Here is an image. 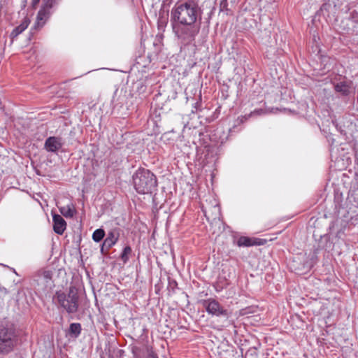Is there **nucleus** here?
Returning <instances> with one entry per match:
<instances>
[{
  "label": "nucleus",
  "instance_id": "obj_1",
  "mask_svg": "<svg viewBox=\"0 0 358 358\" xmlns=\"http://www.w3.org/2000/svg\"><path fill=\"white\" fill-rule=\"evenodd\" d=\"M202 10L198 1L178 2L171 11V24L176 36L185 45L195 41L200 31Z\"/></svg>",
  "mask_w": 358,
  "mask_h": 358
},
{
  "label": "nucleus",
  "instance_id": "obj_2",
  "mask_svg": "<svg viewBox=\"0 0 358 358\" xmlns=\"http://www.w3.org/2000/svg\"><path fill=\"white\" fill-rule=\"evenodd\" d=\"M132 181L134 189L138 194H152L157 189L156 176L150 170L139 168L134 173Z\"/></svg>",
  "mask_w": 358,
  "mask_h": 358
},
{
  "label": "nucleus",
  "instance_id": "obj_3",
  "mask_svg": "<svg viewBox=\"0 0 358 358\" xmlns=\"http://www.w3.org/2000/svg\"><path fill=\"white\" fill-rule=\"evenodd\" d=\"M52 301L68 313H76L79 307L78 289L76 286L71 285L67 294L61 290L57 291L52 297Z\"/></svg>",
  "mask_w": 358,
  "mask_h": 358
},
{
  "label": "nucleus",
  "instance_id": "obj_4",
  "mask_svg": "<svg viewBox=\"0 0 358 358\" xmlns=\"http://www.w3.org/2000/svg\"><path fill=\"white\" fill-rule=\"evenodd\" d=\"M17 343V335L15 326L11 323L0 326V354L10 352Z\"/></svg>",
  "mask_w": 358,
  "mask_h": 358
},
{
  "label": "nucleus",
  "instance_id": "obj_5",
  "mask_svg": "<svg viewBox=\"0 0 358 358\" xmlns=\"http://www.w3.org/2000/svg\"><path fill=\"white\" fill-rule=\"evenodd\" d=\"M52 273L50 271L38 272L32 279L31 285L39 292H45L52 286Z\"/></svg>",
  "mask_w": 358,
  "mask_h": 358
},
{
  "label": "nucleus",
  "instance_id": "obj_6",
  "mask_svg": "<svg viewBox=\"0 0 358 358\" xmlns=\"http://www.w3.org/2000/svg\"><path fill=\"white\" fill-rule=\"evenodd\" d=\"M203 307L209 315L229 318L230 313L217 300L210 298L201 301Z\"/></svg>",
  "mask_w": 358,
  "mask_h": 358
},
{
  "label": "nucleus",
  "instance_id": "obj_7",
  "mask_svg": "<svg viewBox=\"0 0 358 358\" xmlns=\"http://www.w3.org/2000/svg\"><path fill=\"white\" fill-rule=\"evenodd\" d=\"M148 79L141 75V78L135 80L132 79L130 86V93L132 96H138L140 98L145 96L148 89Z\"/></svg>",
  "mask_w": 358,
  "mask_h": 358
},
{
  "label": "nucleus",
  "instance_id": "obj_8",
  "mask_svg": "<svg viewBox=\"0 0 358 358\" xmlns=\"http://www.w3.org/2000/svg\"><path fill=\"white\" fill-rule=\"evenodd\" d=\"M201 146L203 147L207 152H213L220 144L218 136H198Z\"/></svg>",
  "mask_w": 358,
  "mask_h": 358
},
{
  "label": "nucleus",
  "instance_id": "obj_9",
  "mask_svg": "<svg viewBox=\"0 0 358 358\" xmlns=\"http://www.w3.org/2000/svg\"><path fill=\"white\" fill-rule=\"evenodd\" d=\"M51 9L52 8H47L45 4L42 3V6L36 15V21L34 27L35 29H40L43 27L52 14Z\"/></svg>",
  "mask_w": 358,
  "mask_h": 358
},
{
  "label": "nucleus",
  "instance_id": "obj_10",
  "mask_svg": "<svg viewBox=\"0 0 358 358\" xmlns=\"http://www.w3.org/2000/svg\"><path fill=\"white\" fill-rule=\"evenodd\" d=\"M148 128H152V131L150 132L148 131L147 134H159L163 133V134H166L169 133L170 131L164 130L162 128L161 119L159 115H155V117H152L149 119L147 122Z\"/></svg>",
  "mask_w": 358,
  "mask_h": 358
},
{
  "label": "nucleus",
  "instance_id": "obj_11",
  "mask_svg": "<svg viewBox=\"0 0 358 358\" xmlns=\"http://www.w3.org/2000/svg\"><path fill=\"white\" fill-rule=\"evenodd\" d=\"M266 242V239L242 236L237 239L236 245L238 247H251L253 245H263Z\"/></svg>",
  "mask_w": 358,
  "mask_h": 358
},
{
  "label": "nucleus",
  "instance_id": "obj_12",
  "mask_svg": "<svg viewBox=\"0 0 358 358\" xmlns=\"http://www.w3.org/2000/svg\"><path fill=\"white\" fill-rule=\"evenodd\" d=\"M131 352L134 355V358H143L147 355L148 358H158L157 354H155L152 348L147 345L133 346L131 348Z\"/></svg>",
  "mask_w": 358,
  "mask_h": 358
},
{
  "label": "nucleus",
  "instance_id": "obj_13",
  "mask_svg": "<svg viewBox=\"0 0 358 358\" xmlns=\"http://www.w3.org/2000/svg\"><path fill=\"white\" fill-rule=\"evenodd\" d=\"M62 147V138L59 136H50L45 142V148L48 152H56Z\"/></svg>",
  "mask_w": 358,
  "mask_h": 358
},
{
  "label": "nucleus",
  "instance_id": "obj_14",
  "mask_svg": "<svg viewBox=\"0 0 358 358\" xmlns=\"http://www.w3.org/2000/svg\"><path fill=\"white\" fill-rule=\"evenodd\" d=\"M53 230L59 235H62L66 229V222L64 218L58 214L52 215Z\"/></svg>",
  "mask_w": 358,
  "mask_h": 358
},
{
  "label": "nucleus",
  "instance_id": "obj_15",
  "mask_svg": "<svg viewBox=\"0 0 358 358\" xmlns=\"http://www.w3.org/2000/svg\"><path fill=\"white\" fill-rule=\"evenodd\" d=\"M30 22L29 18L27 16H25L20 25L13 29L10 34V38L12 41H13L15 38H16L28 27Z\"/></svg>",
  "mask_w": 358,
  "mask_h": 358
},
{
  "label": "nucleus",
  "instance_id": "obj_16",
  "mask_svg": "<svg viewBox=\"0 0 358 358\" xmlns=\"http://www.w3.org/2000/svg\"><path fill=\"white\" fill-rule=\"evenodd\" d=\"M119 236V229H114L110 230L108 233L106 238L103 241V246H107L111 248L117 242Z\"/></svg>",
  "mask_w": 358,
  "mask_h": 358
},
{
  "label": "nucleus",
  "instance_id": "obj_17",
  "mask_svg": "<svg viewBox=\"0 0 358 358\" xmlns=\"http://www.w3.org/2000/svg\"><path fill=\"white\" fill-rule=\"evenodd\" d=\"M124 95H122V92H119L118 90H116L114 92L113 99H112V104L113 106V110H118L119 108H122L124 105Z\"/></svg>",
  "mask_w": 358,
  "mask_h": 358
},
{
  "label": "nucleus",
  "instance_id": "obj_18",
  "mask_svg": "<svg viewBox=\"0 0 358 358\" xmlns=\"http://www.w3.org/2000/svg\"><path fill=\"white\" fill-rule=\"evenodd\" d=\"M336 92L341 93L343 96H348L350 94V86L346 82H340L334 85Z\"/></svg>",
  "mask_w": 358,
  "mask_h": 358
},
{
  "label": "nucleus",
  "instance_id": "obj_19",
  "mask_svg": "<svg viewBox=\"0 0 358 358\" xmlns=\"http://www.w3.org/2000/svg\"><path fill=\"white\" fill-rule=\"evenodd\" d=\"M82 327L80 323H71L68 330V334L72 338H78L81 333Z\"/></svg>",
  "mask_w": 358,
  "mask_h": 358
},
{
  "label": "nucleus",
  "instance_id": "obj_20",
  "mask_svg": "<svg viewBox=\"0 0 358 358\" xmlns=\"http://www.w3.org/2000/svg\"><path fill=\"white\" fill-rule=\"evenodd\" d=\"M59 212L61 214L66 218H71L75 214V208L73 206H66L59 208Z\"/></svg>",
  "mask_w": 358,
  "mask_h": 358
},
{
  "label": "nucleus",
  "instance_id": "obj_21",
  "mask_svg": "<svg viewBox=\"0 0 358 358\" xmlns=\"http://www.w3.org/2000/svg\"><path fill=\"white\" fill-rule=\"evenodd\" d=\"M132 254V249L129 245L124 247L120 255V259L124 264H127Z\"/></svg>",
  "mask_w": 358,
  "mask_h": 358
},
{
  "label": "nucleus",
  "instance_id": "obj_22",
  "mask_svg": "<svg viewBox=\"0 0 358 358\" xmlns=\"http://www.w3.org/2000/svg\"><path fill=\"white\" fill-rule=\"evenodd\" d=\"M106 233L104 229L99 228L96 229L92 234V239L94 242H100L105 236Z\"/></svg>",
  "mask_w": 358,
  "mask_h": 358
},
{
  "label": "nucleus",
  "instance_id": "obj_23",
  "mask_svg": "<svg viewBox=\"0 0 358 358\" xmlns=\"http://www.w3.org/2000/svg\"><path fill=\"white\" fill-rule=\"evenodd\" d=\"M279 110L278 108H259L255 109L253 112L251 113V115H262L267 113H275Z\"/></svg>",
  "mask_w": 358,
  "mask_h": 358
},
{
  "label": "nucleus",
  "instance_id": "obj_24",
  "mask_svg": "<svg viewBox=\"0 0 358 358\" xmlns=\"http://www.w3.org/2000/svg\"><path fill=\"white\" fill-rule=\"evenodd\" d=\"M228 0H221L219 5L220 13H224L227 15L231 14V10L228 8Z\"/></svg>",
  "mask_w": 358,
  "mask_h": 358
},
{
  "label": "nucleus",
  "instance_id": "obj_25",
  "mask_svg": "<svg viewBox=\"0 0 358 358\" xmlns=\"http://www.w3.org/2000/svg\"><path fill=\"white\" fill-rule=\"evenodd\" d=\"M203 109L202 103H201V94H200L199 96V100L194 104L193 109L192 110V113H197L201 111Z\"/></svg>",
  "mask_w": 358,
  "mask_h": 358
},
{
  "label": "nucleus",
  "instance_id": "obj_26",
  "mask_svg": "<svg viewBox=\"0 0 358 358\" xmlns=\"http://www.w3.org/2000/svg\"><path fill=\"white\" fill-rule=\"evenodd\" d=\"M62 0H43V3L45 4L47 8H52L57 6Z\"/></svg>",
  "mask_w": 358,
  "mask_h": 358
},
{
  "label": "nucleus",
  "instance_id": "obj_27",
  "mask_svg": "<svg viewBox=\"0 0 358 358\" xmlns=\"http://www.w3.org/2000/svg\"><path fill=\"white\" fill-rule=\"evenodd\" d=\"M167 22V17H159L157 22L159 29H163L166 26Z\"/></svg>",
  "mask_w": 358,
  "mask_h": 358
},
{
  "label": "nucleus",
  "instance_id": "obj_28",
  "mask_svg": "<svg viewBox=\"0 0 358 358\" xmlns=\"http://www.w3.org/2000/svg\"><path fill=\"white\" fill-rule=\"evenodd\" d=\"M349 19L354 23H358V11L354 10L350 13Z\"/></svg>",
  "mask_w": 358,
  "mask_h": 358
},
{
  "label": "nucleus",
  "instance_id": "obj_29",
  "mask_svg": "<svg viewBox=\"0 0 358 358\" xmlns=\"http://www.w3.org/2000/svg\"><path fill=\"white\" fill-rule=\"evenodd\" d=\"M110 248L109 247H107V246H103V242L102 243L101 245V253L102 255H106L110 250Z\"/></svg>",
  "mask_w": 358,
  "mask_h": 358
},
{
  "label": "nucleus",
  "instance_id": "obj_30",
  "mask_svg": "<svg viewBox=\"0 0 358 358\" xmlns=\"http://www.w3.org/2000/svg\"><path fill=\"white\" fill-rule=\"evenodd\" d=\"M169 286L171 287V289H172L173 292H174V289L176 287H177L178 284H177L176 281L174 280H169Z\"/></svg>",
  "mask_w": 358,
  "mask_h": 358
},
{
  "label": "nucleus",
  "instance_id": "obj_31",
  "mask_svg": "<svg viewBox=\"0 0 358 358\" xmlns=\"http://www.w3.org/2000/svg\"><path fill=\"white\" fill-rule=\"evenodd\" d=\"M41 0H32L31 3V6L33 9H36L38 6Z\"/></svg>",
  "mask_w": 358,
  "mask_h": 358
},
{
  "label": "nucleus",
  "instance_id": "obj_32",
  "mask_svg": "<svg viewBox=\"0 0 358 358\" xmlns=\"http://www.w3.org/2000/svg\"><path fill=\"white\" fill-rule=\"evenodd\" d=\"M256 350L257 349L255 348H250V350H248V353L250 352V354L252 355H256Z\"/></svg>",
  "mask_w": 358,
  "mask_h": 358
},
{
  "label": "nucleus",
  "instance_id": "obj_33",
  "mask_svg": "<svg viewBox=\"0 0 358 358\" xmlns=\"http://www.w3.org/2000/svg\"><path fill=\"white\" fill-rule=\"evenodd\" d=\"M329 6L328 3H323L320 8V10L322 11L324 9H327V7Z\"/></svg>",
  "mask_w": 358,
  "mask_h": 358
},
{
  "label": "nucleus",
  "instance_id": "obj_34",
  "mask_svg": "<svg viewBox=\"0 0 358 358\" xmlns=\"http://www.w3.org/2000/svg\"><path fill=\"white\" fill-rule=\"evenodd\" d=\"M27 6V0H24L22 5V9H24Z\"/></svg>",
  "mask_w": 358,
  "mask_h": 358
},
{
  "label": "nucleus",
  "instance_id": "obj_35",
  "mask_svg": "<svg viewBox=\"0 0 358 358\" xmlns=\"http://www.w3.org/2000/svg\"><path fill=\"white\" fill-rule=\"evenodd\" d=\"M214 10H215V7L213 8V9H212V10H211V12L210 13V15L213 13Z\"/></svg>",
  "mask_w": 358,
  "mask_h": 358
},
{
  "label": "nucleus",
  "instance_id": "obj_36",
  "mask_svg": "<svg viewBox=\"0 0 358 358\" xmlns=\"http://www.w3.org/2000/svg\"><path fill=\"white\" fill-rule=\"evenodd\" d=\"M187 128V124H185L184 126V129H183V131H185V129Z\"/></svg>",
  "mask_w": 358,
  "mask_h": 358
},
{
  "label": "nucleus",
  "instance_id": "obj_37",
  "mask_svg": "<svg viewBox=\"0 0 358 358\" xmlns=\"http://www.w3.org/2000/svg\"><path fill=\"white\" fill-rule=\"evenodd\" d=\"M357 137H358V136H357Z\"/></svg>",
  "mask_w": 358,
  "mask_h": 358
}]
</instances>
